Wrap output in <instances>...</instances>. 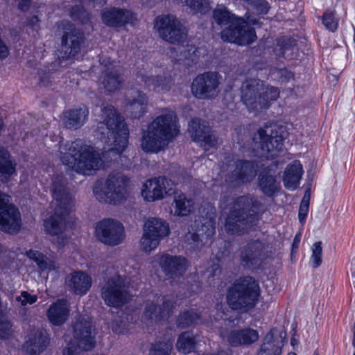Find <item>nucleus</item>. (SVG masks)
Wrapping results in <instances>:
<instances>
[{
  "label": "nucleus",
  "instance_id": "obj_49",
  "mask_svg": "<svg viewBox=\"0 0 355 355\" xmlns=\"http://www.w3.org/2000/svg\"><path fill=\"white\" fill-rule=\"evenodd\" d=\"M251 9L257 15H266L270 9V6L266 0H258Z\"/></svg>",
  "mask_w": 355,
  "mask_h": 355
},
{
  "label": "nucleus",
  "instance_id": "obj_15",
  "mask_svg": "<svg viewBox=\"0 0 355 355\" xmlns=\"http://www.w3.org/2000/svg\"><path fill=\"white\" fill-rule=\"evenodd\" d=\"M64 33L59 49V57L68 59L78 53L83 41V34L69 21L61 23Z\"/></svg>",
  "mask_w": 355,
  "mask_h": 355
},
{
  "label": "nucleus",
  "instance_id": "obj_21",
  "mask_svg": "<svg viewBox=\"0 0 355 355\" xmlns=\"http://www.w3.org/2000/svg\"><path fill=\"white\" fill-rule=\"evenodd\" d=\"M188 132L193 140L200 142L205 150L217 145L218 140L215 134L198 119H194L189 123Z\"/></svg>",
  "mask_w": 355,
  "mask_h": 355
},
{
  "label": "nucleus",
  "instance_id": "obj_52",
  "mask_svg": "<svg viewBox=\"0 0 355 355\" xmlns=\"http://www.w3.org/2000/svg\"><path fill=\"white\" fill-rule=\"evenodd\" d=\"M322 22L326 28L332 32L337 29L338 24L335 21L334 16L332 13L324 15Z\"/></svg>",
  "mask_w": 355,
  "mask_h": 355
},
{
  "label": "nucleus",
  "instance_id": "obj_22",
  "mask_svg": "<svg viewBox=\"0 0 355 355\" xmlns=\"http://www.w3.org/2000/svg\"><path fill=\"white\" fill-rule=\"evenodd\" d=\"M171 181L165 177L150 179L143 185L142 196L150 202L162 200L166 195H170Z\"/></svg>",
  "mask_w": 355,
  "mask_h": 355
},
{
  "label": "nucleus",
  "instance_id": "obj_50",
  "mask_svg": "<svg viewBox=\"0 0 355 355\" xmlns=\"http://www.w3.org/2000/svg\"><path fill=\"white\" fill-rule=\"evenodd\" d=\"M26 254L30 259L33 260L37 264L39 269L41 268L44 263V260L46 257L42 252L35 250H29L26 252Z\"/></svg>",
  "mask_w": 355,
  "mask_h": 355
},
{
  "label": "nucleus",
  "instance_id": "obj_35",
  "mask_svg": "<svg viewBox=\"0 0 355 355\" xmlns=\"http://www.w3.org/2000/svg\"><path fill=\"white\" fill-rule=\"evenodd\" d=\"M303 174L302 166L299 161L288 164L284 172L283 182L284 187L291 191L297 188Z\"/></svg>",
  "mask_w": 355,
  "mask_h": 355
},
{
  "label": "nucleus",
  "instance_id": "obj_1",
  "mask_svg": "<svg viewBox=\"0 0 355 355\" xmlns=\"http://www.w3.org/2000/svg\"><path fill=\"white\" fill-rule=\"evenodd\" d=\"M180 128L175 112L168 108L162 109L143 134L142 150L155 153L164 150L179 135Z\"/></svg>",
  "mask_w": 355,
  "mask_h": 355
},
{
  "label": "nucleus",
  "instance_id": "obj_27",
  "mask_svg": "<svg viewBox=\"0 0 355 355\" xmlns=\"http://www.w3.org/2000/svg\"><path fill=\"white\" fill-rule=\"evenodd\" d=\"M49 344V337L43 329H34L30 332L24 344V350L28 354L37 355L43 352Z\"/></svg>",
  "mask_w": 355,
  "mask_h": 355
},
{
  "label": "nucleus",
  "instance_id": "obj_32",
  "mask_svg": "<svg viewBox=\"0 0 355 355\" xmlns=\"http://www.w3.org/2000/svg\"><path fill=\"white\" fill-rule=\"evenodd\" d=\"M227 339L233 347L249 345L258 340L259 334L255 329L245 328L230 331Z\"/></svg>",
  "mask_w": 355,
  "mask_h": 355
},
{
  "label": "nucleus",
  "instance_id": "obj_47",
  "mask_svg": "<svg viewBox=\"0 0 355 355\" xmlns=\"http://www.w3.org/2000/svg\"><path fill=\"white\" fill-rule=\"evenodd\" d=\"M40 270L41 272H46L47 273L54 272L55 274H58L60 271V265L55 259H51L46 257Z\"/></svg>",
  "mask_w": 355,
  "mask_h": 355
},
{
  "label": "nucleus",
  "instance_id": "obj_30",
  "mask_svg": "<svg viewBox=\"0 0 355 355\" xmlns=\"http://www.w3.org/2000/svg\"><path fill=\"white\" fill-rule=\"evenodd\" d=\"M88 114V108L82 105L78 108L64 112L62 116V121L67 128L78 129L82 127L87 121Z\"/></svg>",
  "mask_w": 355,
  "mask_h": 355
},
{
  "label": "nucleus",
  "instance_id": "obj_44",
  "mask_svg": "<svg viewBox=\"0 0 355 355\" xmlns=\"http://www.w3.org/2000/svg\"><path fill=\"white\" fill-rule=\"evenodd\" d=\"M160 240V239L155 237L151 234L144 232L140 241L141 250L146 252H150L158 246Z\"/></svg>",
  "mask_w": 355,
  "mask_h": 355
},
{
  "label": "nucleus",
  "instance_id": "obj_57",
  "mask_svg": "<svg viewBox=\"0 0 355 355\" xmlns=\"http://www.w3.org/2000/svg\"><path fill=\"white\" fill-rule=\"evenodd\" d=\"M186 3L193 10L198 9L201 6L200 0H186Z\"/></svg>",
  "mask_w": 355,
  "mask_h": 355
},
{
  "label": "nucleus",
  "instance_id": "obj_14",
  "mask_svg": "<svg viewBox=\"0 0 355 355\" xmlns=\"http://www.w3.org/2000/svg\"><path fill=\"white\" fill-rule=\"evenodd\" d=\"M95 234L101 243L114 246L125 239L124 227L121 223L112 218H105L96 224Z\"/></svg>",
  "mask_w": 355,
  "mask_h": 355
},
{
  "label": "nucleus",
  "instance_id": "obj_61",
  "mask_svg": "<svg viewBox=\"0 0 355 355\" xmlns=\"http://www.w3.org/2000/svg\"><path fill=\"white\" fill-rule=\"evenodd\" d=\"M248 6L252 7L258 0H242Z\"/></svg>",
  "mask_w": 355,
  "mask_h": 355
},
{
  "label": "nucleus",
  "instance_id": "obj_20",
  "mask_svg": "<svg viewBox=\"0 0 355 355\" xmlns=\"http://www.w3.org/2000/svg\"><path fill=\"white\" fill-rule=\"evenodd\" d=\"M228 167L231 174L228 175L226 181L233 186L250 182L257 175L256 167L250 161L237 160Z\"/></svg>",
  "mask_w": 355,
  "mask_h": 355
},
{
  "label": "nucleus",
  "instance_id": "obj_59",
  "mask_svg": "<svg viewBox=\"0 0 355 355\" xmlns=\"http://www.w3.org/2000/svg\"><path fill=\"white\" fill-rule=\"evenodd\" d=\"M350 271L352 277L355 279V257L350 261Z\"/></svg>",
  "mask_w": 355,
  "mask_h": 355
},
{
  "label": "nucleus",
  "instance_id": "obj_4",
  "mask_svg": "<svg viewBox=\"0 0 355 355\" xmlns=\"http://www.w3.org/2000/svg\"><path fill=\"white\" fill-rule=\"evenodd\" d=\"M279 96V92L277 87L256 78L245 79L240 87L241 101L254 116L266 112Z\"/></svg>",
  "mask_w": 355,
  "mask_h": 355
},
{
  "label": "nucleus",
  "instance_id": "obj_54",
  "mask_svg": "<svg viewBox=\"0 0 355 355\" xmlns=\"http://www.w3.org/2000/svg\"><path fill=\"white\" fill-rule=\"evenodd\" d=\"M9 54V49L4 42L0 38V58H5Z\"/></svg>",
  "mask_w": 355,
  "mask_h": 355
},
{
  "label": "nucleus",
  "instance_id": "obj_48",
  "mask_svg": "<svg viewBox=\"0 0 355 355\" xmlns=\"http://www.w3.org/2000/svg\"><path fill=\"white\" fill-rule=\"evenodd\" d=\"M12 333V325L5 315L0 317V338H8Z\"/></svg>",
  "mask_w": 355,
  "mask_h": 355
},
{
  "label": "nucleus",
  "instance_id": "obj_51",
  "mask_svg": "<svg viewBox=\"0 0 355 355\" xmlns=\"http://www.w3.org/2000/svg\"><path fill=\"white\" fill-rule=\"evenodd\" d=\"M17 301L21 303L22 306L33 304L37 300V296L31 295L27 291H22L21 295L16 298Z\"/></svg>",
  "mask_w": 355,
  "mask_h": 355
},
{
  "label": "nucleus",
  "instance_id": "obj_64",
  "mask_svg": "<svg viewBox=\"0 0 355 355\" xmlns=\"http://www.w3.org/2000/svg\"><path fill=\"white\" fill-rule=\"evenodd\" d=\"M286 40L285 39H282L281 40H279L278 41V44H279L282 46H283V43Z\"/></svg>",
  "mask_w": 355,
  "mask_h": 355
},
{
  "label": "nucleus",
  "instance_id": "obj_33",
  "mask_svg": "<svg viewBox=\"0 0 355 355\" xmlns=\"http://www.w3.org/2000/svg\"><path fill=\"white\" fill-rule=\"evenodd\" d=\"M275 329L270 330L265 336L263 343L261 345L257 355H281L282 347L284 345V341L286 338V333L282 331L280 334L282 338L281 345L279 342L274 338Z\"/></svg>",
  "mask_w": 355,
  "mask_h": 355
},
{
  "label": "nucleus",
  "instance_id": "obj_34",
  "mask_svg": "<svg viewBox=\"0 0 355 355\" xmlns=\"http://www.w3.org/2000/svg\"><path fill=\"white\" fill-rule=\"evenodd\" d=\"M171 209V213L175 216L186 217L193 211L194 202L192 199L188 198L184 193L174 192Z\"/></svg>",
  "mask_w": 355,
  "mask_h": 355
},
{
  "label": "nucleus",
  "instance_id": "obj_9",
  "mask_svg": "<svg viewBox=\"0 0 355 355\" xmlns=\"http://www.w3.org/2000/svg\"><path fill=\"white\" fill-rule=\"evenodd\" d=\"M154 28L159 36L170 44H181L187 40V28L173 15L157 16L154 21Z\"/></svg>",
  "mask_w": 355,
  "mask_h": 355
},
{
  "label": "nucleus",
  "instance_id": "obj_19",
  "mask_svg": "<svg viewBox=\"0 0 355 355\" xmlns=\"http://www.w3.org/2000/svg\"><path fill=\"white\" fill-rule=\"evenodd\" d=\"M148 98L146 93L131 88L125 94V111L132 119H140L147 111Z\"/></svg>",
  "mask_w": 355,
  "mask_h": 355
},
{
  "label": "nucleus",
  "instance_id": "obj_45",
  "mask_svg": "<svg viewBox=\"0 0 355 355\" xmlns=\"http://www.w3.org/2000/svg\"><path fill=\"white\" fill-rule=\"evenodd\" d=\"M173 347L170 340L158 341L153 344L150 349V355H169Z\"/></svg>",
  "mask_w": 355,
  "mask_h": 355
},
{
  "label": "nucleus",
  "instance_id": "obj_63",
  "mask_svg": "<svg viewBox=\"0 0 355 355\" xmlns=\"http://www.w3.org/2000/svg\"><path fill=\"white\" fill-rule=\"evenodd\" d=\"M299 241H300V240H299V239L297 238V236H295V239H294V243H293V244H297H297H298V243H299Z\"/></svg>",
  "mask_w": 355,
  "mask_h": 355
},
{
  "label": "nucleus",
  "instance_id": "obj_3",
  "mask_svg": "<svg viewBox=\"0 0 355 355\" xmlns=\"http://www.w3.org/2000/svg\"><path fill=\"white\" fill-rule=\"evenodd\" d=\"M97 132L106 144L107 152L121 154L128 146L129 130L124 119L112 105L102 109Z\"/></svg>",
  "mask_w": 355,
  "mask_h": 355
},
{
  "label": "nucleus",
  "instance_id": "obj_24",
  "mask_svg": "<svg viewBox=\"0 0 355 355\" xmlns=\"http://www.w3.org/2000/svg\"><path fill=\"white\" fill-rule=\"evenodd\" d=\"M101 19L106 26L110 27L123 26L137 20L136 15L130 10L114 7L103 10Z\"/></svg>",
  "mask_w": 355,
  "mask_h": 355
},
{
  "label": "nucleus",
  "instance_id": "obj_18",
  "mask_svg": "<svg viewBox=\"0 0 355 355\" xmlns=\"http://www.w3.org/2000/svg\"><path fill=\"white\" fill-rule=\"evenodd\" d=\"M174 303L167 297H157L155 301L148 302L142 318L146 322H159L170 316Z\"/></svg>",
  "mask_w": 355,
  "mask_h": 355
},
{
  "label": "nucleus",
  "instance_id": "obj_28",
  "mask_svg": "<svg viewBox=\"0 0 355 355\" xmlns=\"http://www.w3.org/2000/svg\"><path fill=\"white\" fill-rule=\"evenodd\" d=\"M51 192L57 207L71 208V197L67 189V180L62 175H55L53 178Z\"/></svg>",
  "mask_w": 355,
  "mask_h": 355
},
{
  "label": "nucleus",
  "instance_id": "obj_8",
  "mask_svg": "<svg viewBox=\"0 0 355 355\" xmlns=\"http://www.w3.org/2000/svg\"><path fill=\"white\" fill-rule=\"evenodd\" d=\"M259 286L250 277L237 280L229 288L227 299L229 306L234 310L252 308L259 296Z\"/></svg>",
  "mask_w": 355,
  "mask_h": 355
},
{
  "label": "nucleus",
  "instance_id": "obj_38",
  "mask_svg": "<svg viewBox=\"0 0 355 355\" xmlns=\"http://www.w3.org/2000/svg\"><path fill=\"white\" fill-rule=\"evenodd\" d=\"M259 185L261 191L268 196H272L279 189V185L270 169H264L260 173Z\"/></svg>",
  "mask_w": 355,
  "mask_h": 355
},
{
  "label": "nucleus",
  "instance_id": "obj_37",
  "mask_svg": "<svg viewBox=\"0 0 355 355\" xmlns=\"http://www.w3.org/2000/svg\"><path fill=\"white\" fill-rule=\"evenodd\" d=\"M144 232L162 239L170 232L168 224L157 218H148L144 223Z\"/></svg>",
  "mask_w": 355,
  "mask_h": 355
},
{
  "label": "nucleus",
  "instance_id": "obj_53",
  "mask_svg": "<svg viewBox=\"0 0 355 355\" xmlns=\"http://www.w3.org/2000/svg\"><path fill=\"white\" fill-rule=\"evenodd\" d=\"M80 349L72 340L63 349L62 355H78Z\"/></svg>",
  "mask_w": 355,
  "mask_h": 355
},
{
  "label": "nucleus",
  "instance_id": "obj_46",
  "mask_svg": "<svg viewBox=\"0 0 355 355\" xmlns=\"http://www.w3.org/2000/svg\"><path fill=\"white\" fill-rule=\"evenodd\" d=\"M311 260L313 261V268H315L321 265L322 261V242H315L311 248Z\"/></svg>",
  "mask_w": 355,
  "mask_h": 355
},
{
  "label": "nucleus",
  "instance_id": "obj_2",
  "mask_svg": "<svg viewBox=\"0 0 355 355\" xmlns=\"http://www.w3.org/2000/svg\"><path fill=\"white\" fill-rule=\"evenodd\" d=\"M245 17V19L235 16L224 6H218L214 9V21L220 26L229 24V26L221 32V38L223 41L240 45L250 44L255 41V31L248 24L256 25L258 20L250 15L246 14Z\"/></svg>",
  "mask_w": 355,
  "mask_h": 355
},
{
  "label": "nucleus",
  "instance_id": "obj_17",
  "mask_svg": "<svg viewBox=\"0 0 355 355\" xmlns=\"http://www.w3.org/2000/svg\"><path fill=\"white\" fill-rule=\"evenodd\" d=\"M72 341L83 351H89L95 347V333L89 318L80 316L77 319L74 324Z\"/></svg>",
  "mask_w": 355,
  "mask_h": 355
},
{
  "label": "nucleus",
  "instance_id": "obj_36",
  "mask_svg": "<svg viewBox=\"0 0 355 355\" xmlns=\"http://www.w3.org/2000/svg\"><path fill=\"white\" fill-rule=\"evenodd\" d=\"M100 81L105 92L109 93L120 89L123 83V78L114 68L103 70Z\"/></svg>",
  "mask_w": 355,
  "mask_h": 355
},
{
  "label": "nucleus",
  "instance_id": "obj_42",
  "mask_svg": "<svg viewBox=\"0 0 355 355\" xmlns=\"http://www.w3.org/2000/svg\"><path fill=\"white\" fill-rule=\"evenodd\" d=\"M200 318V315L194 310L186 311L180 314L177 324L179 327L185 328L198 323Z\"/></svg>",
  "mask_w": 355,
  "mask_h": 355
},
{
  "label": "nucleus",
  "instance_id": "obj_13",
  "mask_svg": "<svg viewBox=\"0 0 355 355\" xmlns=\"http://www.w3.org/2000/svg\"><path fill=\"white\" fill-rule=\"evenodd\" d=\"M253 140L257 147L261 149V155L268 154V157L276 156L283 147L282 137L278 134L275 126L259 128Z\"/></svg>",
  "mask_w": 355,
  "mask_h": 355
},
{
  "label": "nucleus",
  "instance_id": "obj_5",
  "mask_svg": "<svg viewBox=\"0 0 355 355\" xmlns=\"http://www.w3.org/2000/svg\"><path fill=\"white\" fill-rule=\"evenodd\" d=\"M59 153L64 164L83 175H91L103 164L99 154L80 139L61 144Z\"/></svg>",
  "mask_w": 355,
  "mask_h": 355
},
{
  "label": "nucleus",
  "instance_id": "obj_60",
  "mask_svg": "<svg viewBox=\"0 0 355 355\" xmlns=\"http://www.w3.org/2000/svg\"><path fill=\"white\" fill-rule=\"evenodd\" d=\"M89 1L96 5H103L107 2V0H89Z\"/></svg>",
  "mask_w": 355,
  "mask_h": 355
},
{
  "label": "nucleus",
  "instance_id": "obj_29",
  "mask_svg": "<svg viewBox=\"0 0 355 355\" xmlns=\"http://www.w3.org/2000/svg\"><path fill=\"white\" fill-rule=\"evenodd\" d=\"M69 312L67 300L60 299L49 306L46 315L51 324L60 326L67 320Z\"/></svg>",
  "mask_w": 355,
  "mask_h": 355
},
{
  "label": "nucleus",
  "instance_id": "obj_23",
  "mask_svg": "<svg viewBox=\"0 0 355 355\" xmlns=\"http://www.w3.org/2000/svg\"><path fill=\"white\" fill-rule=\"evenodd\" d=\"M65 286L72 293L78 295H84L90 289L92 279L86 272L74 270L65 277Z\"/></svg>",
  "mask_w": 355,
  "mask_h": 355
},
{
  "label": "nucleus",
  "instance_id": "obj_26",
  "mask_svg": "<svg viewBox=\"0 0 355 355\" xmlns=\"http://www.w3.org/2000/svg\"><path fill=\"white\" fill-rule=\"evenodd\" d=\"M159 266L166 275L173 277L182 276L186 272L188 263L184 257L164 254L159 257Z\"/></svg>",
  "mask_w": 355,
  "mask_h": 355
},
{
  "label": "nucleus",
  "instance_id": "obj_62",
  "mask_svg": "<svg viewBox=\"0 0 355 355\" xmlns=\"http://www.w3.org/2000/svg\"><path fill=\"white\" fill-rule=\"evenodd\" d=\"M72 10H84L82 7L77 6V7L73 8Z\"/></svg>",
  "mask_w": 355,
  "mask_h": 355
},
{
  "label": "nucleus",
  "instance_id": "obj_31",
  "mask_svg": "<svg viewBox=\"0 0 355 355\" xmlns=\"http://www.w3.org/2000/svg\"><path fill=\"white\" fill-rule=\"evenodd\" d=\"M263 249V244L259 241L248 243L241 251V263L246 267H252L259 260Z\"/></svg>",
  "mask_w": 355,
  "mask_h": 355
},
{
  "label": "nucleus",
  "instance_id": "obj_43",
  "mask_svg": "<svg viewBox=\"0 0 355 355\" xmlns=\"http://www.w3.org/2000/svg\"><path fill=\"white\" fill-rule=\"evenodd\" d=\"M311 199V188L310 187H307L304 191L303 198L301 200L299 212H298V218L300 223L303 225L306 222V218L308 214L309 209V203Z\"/></svg>",
  "mask_w": 355,
  "mask_h": 355
},
{
  "label": "nucleus",
  "instance_id": "obj_6",
  "mask_svg": "<svg viewBox=\"0 0 355 355\" xmlns=\"http://www.w3.org/2000/svg\"><path fill=\"white\" fill-rule=\"evenodd\" d=\"M230 206L225 221V230L228 234L241 235L256 225L259 218L252 208L258 207V201L254 198L239 196L234 199Z\"/></svg>",
  "mask_w": 355,
  "mask_h": 355
},
{
  "label": "nucleus",
  "instance_id": "obj_16",
  "mask_svg": "<svg viewBox=\"0 0 355 355\" xmlns=\"http://www.w3.org/2000/svg\"><path fill=\"white\" fill-rule=\"evenodd\" d=\"M71 208H55V214L44 221V230L49 234L57 236L56 242L63 246L69 236L66 233L69 225V211Z\"/></svg>",
  "mask_w": 355,
  "mask_h": 355
},
{
  "label": "nucleus",
  "instance_id": "obj_25",
  "mask_svg": "<svg viewBox=\"0 0 355 355\" xmlns=\"http://www.w3.org/2000/svg\"><path fill=\"white\" fill-rule=\"evenodd\" d=\"M215 227L211 220L202 224L201 227H198L196 232H189L184 237L187 247L196 250L202 248L214 234Z\"/></svg>",
  "mask_w": 355,
  "mask_h": 355
},
{
  "label": "nucleus",
  "instance_id": "obj_58",
  "mask_svg": "<svg viewBox=\"0 0 355 355\" xmlns=\"http://www.w3.org/2000/svg\"><path fill=\"white\" fill-rule=\"evenodd\" d=\"M112 330L116 334H123L125 331L124 327H121V324L118 322H115L112 324Z\"/></svg>",
  "mask_w": 355,
  "mask_h": 355
},
{
  "label": "nucleus",
  "instance_id": "obj_39",
  "mask_svg": "<svg viewBox=\"0 0 355 355\" xmlns=\"http://www.w3.org/2000/svg\"><path fill=\"white\" fill-rule=\"evenodd\" d=\"M141 80L148 87L153 89L167 90L170 83V78L167 76H142Z\"/></svg>",
  "mask_w": 355,
  "mask_h": 355
},
{
  "label": "nucleus",
  "instance_id": "obj_11",
  "mask_svg": "<svg viewBox=\"0 0 355 355\" xmlns=\"http://www.w3.org/2000/svg\"><path fill=\"white\" fill-rule=\"evenodd\" d=\"M220 76L216 72H205L198 75L193 80L191 91L200 100H212L219 94Z\"/></svg>",
  "mask_w": 355,
  "mask_h": 355
},
{
  "label": "nucleus",
  "instance_id": "obj_10",
  "mask_svg": "<svg viewBox=\"0 0 355 355\" xmlns=\"http://www.w3.org/2000/svg\"><path fill=\"white\" fill-rule=\"evenodd\" d=\"M101 297L110 306L119 307L126 304L131 297L126 278L119 275L110 277L101 289Z\"/></svg>",
  "mask_w": 355,
  "mask_h": 355
},
{
  "label": "nucleus",
  "instance_id": "obj_55",
  "mask_svg": "<svg viewBox=\"0 0 355 355\" xmlns=\"http://www.w3.org/2000/svg\"><path fill=\"white\" fill-rule=\"evenodd\" d=\"M39 19L37 16H33L28 19V25L33 29L37 30L39 28Z\"/></svg>",
  "mask_w": 355,
  "mask_h": 355
},
{
  "label": "nucleus",
  "instance_id": "obj_56",
  "mask_svg": "<svg viewBox=\"0 0 355 355\" xmlns=\"http://www.w3.org/2000/svg\"><path fill=\"white\" fill-rule=\"evenodd\" d=\"M31 4V0H20V2L18 5L19 8L21 11H27Z\"/></svg>",
  "mask_w": 355,
  "mask_h": 355
},
{
  "label": "nucleus",
  "instance_id": "obj_41",
  "mask_svg": "<svg viewBox=\"0 0 355 355\" xmlns=\"http://www.w3.org/2000/svg\"><path fill=\"white\" fill-rule=\"evenodd\" d=\"M15 171V164L10 159L9 153L0 147V173L5 176H10Z\"/></svg>",
  "mask_w": 355,
  "mask_h": 355
},
{
  "label": "nucleus",
  "instance_id": "obj_12",
  "mask_svg": "<svg viewBox=\"0 0 355 355\" xmlns=\"http://www.w3.org/2000/svg\"><path fill=\"white\" fill-rule=\"evenodd\" d=\"M21 227V214L10 197L0 191V230L10 234H17Z\"/></svg>",
  "mask_w": 355,
  "mask_h": 355
},
{
  "label": "nucleus",
  "instance_id": "obj_40",
  "mask_svg": "<svg viewBox=\"0 0 355 355\" xmlns=\"http://www.w3.org/2000/svg\"><path fill=\"white\" fill-rule=\"evenodd\" d=\"M196 343L193 335L190 331L183 332L178 338L176 347L179 352L184 354L191 352L194 349Z\"/></svg>",
  "mask_w": 355,
  "mask_h": 355
},
{
  "label": "nucleus",
  "instance_id": "obj_7",
  "mask_svg": "<svg viewBox=\"0 0 355 355\" xmlns=\"http://www.w3.org/2000/svg\"><path fill=\"white\" fill-rule=\"evenodd\" d=\"M129 183V178L123 173H112L95 184L94 193L100 202L116 205L125 200Z\"/></svg>",
  "mask_w": 355,
  "mask_h": 355
}]
</instances>
